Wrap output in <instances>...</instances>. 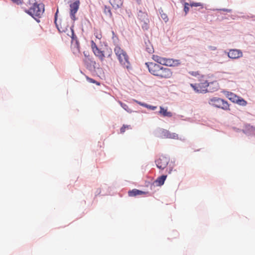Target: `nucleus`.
Wrapping results in <instances>:
<instances>
[{"label":"nucleus","instance_id":"obj_1","mask_svg":"<svg viewBox=\"0 0 255 255\" xmlns=\"http://www.w3.org/2000/svg\"><path fill=\"white\" fill-rule=\"evenodd\" d=\"M145 65L150 74L159 79H168L173 76V71L169 68L153 62H146Z\"/></svg>","mask_w":255,"mask_h":255},{"label":"nucleus","instance_id":"obj_2","mask_svg":"<svg viewBox=\"0 0 255 255\" xmlns=\"http://www.w3.org/2000/svg\"><path fill=\"white\" fill-rule=\"evenodd\" d=\"M27 5L29 7V9L23 7L24 11L36 19L35 16L40 17L44 11V5L43 4L38 3L36 0H28Z\"/></svg>","mask_w":255,"mask_h":255},{"label":"nucleus","instance_id":"obj_3","mask_svg":"<svg viewBox=\"0 0 255 255\" xmlns=\"http://www.w3.org/2000/svg\"><path fill=\"white\" fill-rule=\"evenodd\" d=\"M57 13L58 10L55 14V21L54 22L56 26L60 32H66L67 34L69 36L72 40L74 38V33L73 29L72 27H69L68 22L65 19L60 20L59 22L57 21Z\"/></svg>","mask_w":255,"mask_h":255},{"label":"nucleus","instance_id":"obj_4","mask_svg":"<svg viewBox=\"0 0 255 255\" xmlns=\"http://www.w3.org/2000/svg\"><path fill=\"white\" fill-rule=\"evenodd\" d=\"M114 51L121 64L128 69L130 68V63L127 52L117 45L115 47Z\"/></svg>","mask_w":255,"mask_h":255},{"label":"nucleus","instance_id":"obj_5","mask_svg":"<svg viewBox=\"0 0 255 255\" xmlns=\"http://www.w3.org/2000/svg\"><path fill=\"white\" fill-rule=\"evenodd\" d=\"M91 43L93 52L95 55L97 57L101 62L104 60L106 55L108 57H111L112 54V51L111 49H107L106 51H101L98 48L94 41L92 40Z\"/></svg>","mask_w":255,"mask_h":255},{"label":"nucleus","instance_id":"obj_6","mask_svg":"<svg viewBox=\"0 0 255 255\" xmlns=\"http://www.w3.org/2000/svg\"><path fill=\"white\" fill-rule=\"evenodd\" d=\"M209 104L218 108H221L224 110H229L230 106L228 102L219 98H213L209 101Z\"/></svg>","mask_w":255,"mask_h":255},{"label":"nucleus","instance_id":"obj_7","mask_svg":"<svg viewBox=\"0 0 255 255\" xmlns=\"http://www.w3.org/2000/svg\"><path fill=\"white\" fill-rule=\"evenodd\" d=\"M208 83L207 81H204L199 83L195 84H191L190 86L193 88L194 91L197 93H206L208 92Z\"/></svg>","mask_w":255,"mask_h":255},{"label":"nucleus","instance_id":"obj_8","mask_svg":"<svg viewBox=\"0 0 255 255\" xmlns=\"http://www.w3.org/2000/svg\"><path fill=\"white\" fill-rule=\"evenodd\" d=\"M138 18L142 28L143 29H147L149 22L147 14L144 12L139 11L138 14Z\"/></svg>","mask_w":255,"mask_h":255},{"label":"nucleus","instance_id":"obj_9","mask_svg":"<svg viewBox=\"0 0 255 255\" xmlns=\"http://www.w3.org/2000/svg\"><path fill=\"white\" fill-rule=\"evenodd\" d=\"M79 5L80 2L79 0H76L70 4V16L73 21L76 20L77 19L75 14L79 8Z\"/></svg>","mask_w":255,"mask_h":255},{"label":"nucleus","instance_id":"obj_10","mask_svg":"<svg viewBox=\"0 0 255 255\" xmlns=\"http://www.w3.org/2000/svg\"><path fill=\"white\" fill-rule=\"evenodd\" d=\"M169 161V158L161 156L155 161L157 167L161 169H164L168 165Z\"/></svg>","mask_w":255,"mask_h":255},{"label":"nucleus","instance_id":"obj_11","mask_svg":"<svg viewBox=\"0 0 255 255\" xmlns=\"http://www.w3.org/2000/svg\"><path fill=\"white\" fill-rule=\"evenodd\" d=\"M228 56L232 59H237L243 56V53L240 50L233 49L229 50Z\"/></svg>","mask_w":255,"mask_h":255},{"label":"nucleus","instance_id":"obj_12","mask_svg":"<svg viewBox=\"0 0 255 255\" xmlns=\"http://www.w3.org/2000/svg\"><path fill=\"white\" fill-rule=\"evenodd\" d=\"M181 62L179 60L170 58H165L163 65L169 67H175L179 65Z\"/></svg>","mask_w":255,"mask_h":255},{"label":"nucleus","instance_id":"obj_13","mask_svg":"<svg viewBox=\"0 0 255 255\" xmlns=\"http://www.w3.org/2000/svg\"><path fill=\"white\" fill-rule=\"evenodd\" d=\"M219 89V84L217 81L208 83V92H213Z\"/></svg>","mask_w":255,"mask_h":255},{"label":"nucleus","instance_id":"obj_14","mask_svg":"<svg viewBox=\"0 0 255 255\" xmlns=\"http://www.w3.org/2000/svg\"><path fill=\"white\" fill-rule=\"evenodd\" d=\"M162 135L168 138L177 139L178 134L176 133L171 132L167 130H163L162 132Z\"/></svg>","mask_w":255,"mask_h":255},{"label":"nucleus","instance_id":"obj_15","mask_svg":"<svg viewBox=\"0 0 255 255\" xmlns=\"http://www.w3.org/2000/svg\"><path fill=\"white\" fill-rule=\"evenodd\" d=\"M147 194H148V192L139 190L136 189L130 190L128 192V195L130 197L136 196L137 195H146Z\"/></svg>","mask_w":255,"mask_h":255},{"label":"nucleus","instance_id":"obj_16","mask_svg":"<svg viewBox=\"0 0 255 255\" xmlns=\"http://www.w3.org/2000/svg\"><path fill=\"white\" fill-rule=\"evenodd\" d=\"M159 114L164 117L170 118L172 116L171 112L168 111L167 108H164L162 107H160Z\"/></svg>","mask_w":255,"mask_h":255},{"label":"nucleus","instance_id":"obj_17","mask_svg":"<svg viewBox=\"0 0 255 255\" xmlns=\"http://www.w3.org/2000/svg\"><path fill=\"white\" fill-rule=\"evenodd\" d=\"M109 2L113 7L116 9L120 8L123 5L122 0H110Z\"/></svg>","mask_w":255,"mask_h":255},{"label":"nucleus","instance_id":"obj_18","mask_svg":"<svg viewBox=\"0 0 255 255\" xmlns=\"http://www.w3.org/2000/svg\"><path fill=\"white\" fill-rule=\"evenodd\" d=\"M166 178V175H163L160 177H158L154 181V183L156 184V186H161L164 184Z\"/></svg>","mask_w":255,"mask_h":255},{"label":"nucleus","instance_id":"obj_19","mask_svg":"<svg viewBox=\"0 0 255 255\" xmlns=\"http://www.w3.org/2000/svg\"><path fill=\"white\" fill-rule=\"evenodd\" d=\"M152 58L154 61L159 64V65H164L165 58L161 57L156 55H152Z\"/></svg>","mask_w":255,"mask_h":255},{"label":"nucleus","instance_id":"obj_20","mask_svg":"<svg viewBox=\"0 0 255 255\" xmlns=\"http://www.w3.org/2000/svg\"><path fill=\"white\" fill-rule=\"evenodd\" d=\"M227 97L230 101L235 103H236L239 97V96L231 92H228Z\"/></svg>","mask_w":255,"mask_h":255},{"label":"nucleus","instance_id":"obj_21","mask_svg":"<svg viewBox=\"0 0 255 255\" xmlns=\"http://www.w3.org/2000/svg\"><path fill=\"white\" fill-rule=\"evenodd\" d=\"M104 13L108 18H113L112 13L109 6L106 5L104 6Z\"/></svg>","mask_w":255,"mask_h":255},{"label":"nucleus","instance_id":"obj_22","mask_svg":"<svg viewBox=\"0 0 255 255\" xmlns=\"http://www.w3.org/2000/svg\"><path fill=\"white\" fill-rule=\"evenodd\" d=\"M145 44L146 51L149 53H153L154 49L153 46L148 40L147 41L145 42Z\"/></svg>","mask_w":255,"mask_h":255},{"label":"nucleus","instance_id":"obj_23","mask_svg":"<svg viewBox=\"0 0 255 255\" xmlns=\"http://www.w3.org/2000/svg\"><path fill=\"white\" fill-rule=\"evenodd\" d=\"M236 103L240 106H245L247 104V102L242 98L239 97Z\"/></svg>","mask_w":255,"mask_h":255},{"label":"nucleus","instance_id":"obj_24","mask_svg":"<svg viewBox=\"0 0 255 255\" xmlns=\"http://www.w3.org/2000/svg\"><path fill=\"white\" fill-rule=\"evenodd\" d=\"M131 126L130 125H124L123 127L121 128L120 131L121 133H123L125 132L126 129H131Z\"/></svg>","mask_w":255,"mask_h":255},{"label":"nucleus","instance_id":"obj_25","mask_svg":"<svg viewBox=\"0 0 255 255\" xmlns=\"http://www.w3.org/2000/svg\"><path fill=\"white\" fill-rule=\"evenodd\" d=\"M112 34H113L112 39H113V42H114L115 45H116V44H118V41H119L118 37L115 34V33L114 31H112Z\"/></svg>","mask_w":255,"mask_h":255},{"label":"nucleus","instance_id":"obj_26","mask_svg":"<svg viewBox=\"0 0 255 255\" xmlns=\"http://www.w3.org/2000/svg\"><path fill=\"white\" fill-rule=\"evenodd\" d=\"M86 78L87 80L89 83L96 84L97 85H98V86H99L100 85V83L99 82L96 81V80H95L94 79H93L92 78H89L88 76H86Z\"/></svg>","mask_w":255,"mask_h":255},{"label":"nucleus","instance_id":"obj_27","mask_svg":"<svg viewBox=\"0 0 255 255\" xmlns=\"http://www.w3.org/2000/svg\"><path fill=\"white\" fill-rule=\"evenodd\" d=\"M189 4H190V6H191V7H193V6H201V7L203 8V4L201 2H190Z\"/></svg>","mask_w":255,"mask_h":255},{"label":"nucleus","instance_id":"obj_28","mask_svg":"<svg viewBox=\"0 0 255 255\" xmlns=\"http://www.w3.org/2000/svg\"><path fill=\"white\" fill-rule=\"evenodd\" d=\"M189 6H190V4L187 3V2H185V4H184V10L185 12V14H186L189 10Z\"/></svg>","mask_w":255,"mask_h":255},{"label":"nucleus","instance_id":"obj_29","mask_svg":"<svg viewBox=\"0 0 255 255\" xmlns=\"http://www.w3.org/2000/svg\"><path fill=\"white\" fill-rule=\"evenodd\" d=\"M142 105L144 106L145 107L147 108V109H150L151 110H154L157 108V107L156 106L148 105L147 104H142Z\"/></svg>","mask_w":255,"mask_h":255},{"label":"nucleus","instance_id":"obj_30","mask_svg":"<svg viewBox=\"0 0 255 255\" xmlns=\"http://www.w3.org/2000/svg\"><path fill=\"white\" fill-rule=\"evenodd\" d=\"M120 104L121 106L123 107V108H124L126 111H127L128 112L129 111V108L126 104H124L121 102H120Z\"/></svg>","mask_w":255,"mask_h":255},{"label":"nucleus","instance_id":"obj_31","mask_svg":"<svg viewBox=\"0 0 255 255\" xmlns=\"http://www.w3.org/2000/svg\"><path fill=\"white\" fill-rule=\"evenodd\" d=\"M161 17L166 22L168 20V17L166 14H161Z\"/></svg>","mask_w":255,"mask_h":255},{"label":"nucleus","instance_id":"obj_32","mask_svg":"<svg viewBox=\"0 0 255 255\" xmlns=\"http://www.w3.org/2000/svg\"><path fill=\"white\" fill-rule=\"evenodd\" d=\"M249 129L251 132L255 135V127L251 126Z\"/></svg>","mask_w":255,"mask_h":255},{"label":"nucleus","instance_id":"obj_33","mask_svg":"<svg viewBox=\"0 0 255 255\" xmlns=\"http://www.w3.org/2000/svg\"><path fill=\"white\" fill-rule=\"evenodd\" d=\"M96 37L98 38L99 39H100L102 37L101 34H97Z\"/></svg>","mask_w":255,"mask_h":255},{"label":"nucleus","instance_id":"obj_34","mask_svg":"<svg viewBox=\"0 0 255 255\" xmlns=\"http://www.w3.org/2000/svg\"><path fill=\"white\" fill-rule=\"evenodd\" d=\"M223 10H224L225 11L229 12L231 11V10L229 9H223Z\"/></svg>","mask_w":255,"mask_h":255},{"label":"nucleus","instance_id":"obj_35","mask_svg":"<svg viewBox=\"0 0 255 255\" xmlns=\"http://www.w3.org/2000/svg\"><path fill=\"white\" fill-rule=\"evenodd\" d=\"M190 73L191 75H194V74H193V72H192V73H190Z\"/></svg>","mask_w":255,"mask_h":255}]
</instances>
